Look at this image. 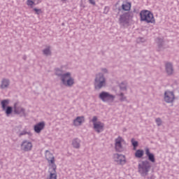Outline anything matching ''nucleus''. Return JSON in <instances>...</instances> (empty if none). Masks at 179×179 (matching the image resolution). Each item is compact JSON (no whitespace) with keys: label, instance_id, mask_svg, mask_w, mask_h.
<instances>
[{"label":"nucleus","instance_id":"nucleus-1","mask_svg":"<svg viewBox=\"0 0 179 179\" xmlns=\"http://www.w3.org/2000/svg\"><path fill=\"white\" fill-rule=\"evenodd\" d=\"M150 167V162L149 161H142L138 164V171L141 177L148 176Z\"/></svg>","mask_w":179,"mask_h":179},{"label":"nucleus","instance_id":"nucleus-2","mask_svg":"<svg viewBox=\"0 0 179 179\" xmlns=\"http://www.w3.org/2000/svg\"><path fill=\"white\" fill-rule=\"evenodd\" d=\"M140 17L141 22H146L147 23H155L156 22L153 13L148 10L141 11Z\"/></svg>","mask_w":179,"mask_h":179},{"label":"nucleus","instance_id":"nucleus-3","mask_svg":"<svg viewBox=\"0 0 179 179\" xmlns=\"http://www.w3.org/2000/svg\"><path fill=\"white\" fill-rule=\"evenodd\" d=\"M62 82L65 86H72L75 83L73 78L71 77V73L62 75Z\"/></svg>","mask_w":179,"mask_h":179},{"label":"nucleus","instance_id":"nucleus-4","mask_svg":"<svg viewBox=\"0 0 179 179\" xmlns=\"http://www.w3.org/2000/svg\"><path fill=\"white\" fill-rule=\"evenodd\" d=\"M99 98L102 101H105L106 103H113L114 101V99H115V96L108 92H102L99 94Z\"/></svg>","mask_w":179,"mask_h":179},{"label":"nucleus","instance_id":"nucleus-5","mask_svg":"<svg viewBox=\"0 0 179 179\" xmlns=\"http://www.w3.org/2000/svg\"><path fill=\"white\" fill-rule=\"evenodd\" d=\"M95 89H101L103 86L106 85V79L103 74H98L95 79Z\"/></svg>","mask_w":179,"mask_h":179},{"label":"nucleus","instance_id":"nucleus-6","mask_svg":"<svg viewBox=\"0 0 179 179\" xmlns=\"http://www.w3.org/2000/svg\"><path fill=\"white\" fill-rule=\"evenodd\" d=\"M125 145V141L120 136L115 139V148L117 152H122L124 146Z\"/></svg>","mask_w":179,"mask_h":179},{"label":"nucleus","instance_id":"nucleus-7","mask_svg":"<svg viewBox=\"0 0 179 179\" xmlns=\"http://www.w3.org/2000/svg\"><path fill=\"white\" fill-rule=\"evenodd\" d=\"M92 122L94 124V129L96 132L99 133L103 131L104 129V124L101 122H97V117L94 116L92 118Z\"/></svg>","mask_w":179,"mask_h":179},{"label":"nucleus","instance_id":"nucleus-8","mask_svg":"<svg viewBox=\"0 0 179 179\" xmlns=\"http://www.w3.org/2000/svg\"><path fill=\"white\" fill-rule=\"evenodd\" d=\"M45 157L46 160L48 162L49 167H57V165L55 164V157H54V155L51 154L50 151L46 150Z\"/></svg>","mask_w":179,"mask_h":179},{"label":"nucleus","instance_id":"nucleus-9","mask_svg":"<svg viewBox=\"0 0 179 179\" xmlns=\"http://www.w3.org/2000/svg\"><path fill=\"white\" fill-rule=\"evenodd\" d=\"M164 100L166 103H173L174 100H176L174 92L171 91H166L164 92Z\"/></svg>","mask_w":179,"mask_h":179},{"label":"nucleus","instance_id":"nucleus-10","mask_svg":"<svg viewBox=\"0 0 179 179\" xmlns=\"http://www.w3.org/2000/svg\"><path fill=\"white\" fill-rule=\"evenodd\" d=\"M113 159V162L117 163V164H125L127 163V159L123 155L115 154Z\"/></svg>","mask_w":179,"mask_h":179},{"label":"nucleus","instance_id":"nucleus-11","mask_svg":"<svg viewBox=\"0 0 179 179\" xmlns=\"http://www.w3.org/2000/svg\"><path fill=\"white\" fill-rule=\"evenodd\" d=\"M131 20L132 17L129 16L128 14H124L120 16L119 22L120 24H123V26H128Z\"/></svg>","mask_w":179,"mask_h":179},{"label":"nucleus","instance_id":"nucleus-12","mask_svg":"<svg viewBox=\"0 0 179 179\" xmlns=\"http://www.w3.org/2000/svg\"><path fill=\"white\" fill-rule=\"evenodd\" d=\"M32 148L33 144L31 142L28 141H24L21 144V150H23L24 152H29L32 149Z\"/></svg>","mask_w":179,"mask_h":179},{"label":"nucleus","instance_id":"nucleus-13","mask_svg":"<svg viewBox=\"0 0 179 179\" xmlns=\"http://www.w3.org/2000/svg\"><path fill=\"white\" fill-rule=\"evenodd\" d=\"M9 104V101L8 100H3L1 101V107L3 110H6V114L7 115H9L10 114H12V107L8 106L6 108V106Z\"/></svg>","mask_w":179,"mask_h":179},{"label":"nucleus","instance_id":"nucleus-14","mask_svg":"<svg viewBox=\"0 0 179 179\" xmlns=\"http://www.w3.org/2000/svg\"><path fill=\"white\" fill-rule=\"evenodd\" d=\"M13 111L15 114L24 115V108L20 106V105H19V103H15L14 104Z\"/></svg>","mask_w":179,"mask_h":179},{"label":"nucleus","instance_id":"nucleus-15","mask_svg":"<svg viewBox=\"0 0 179 179\" xmlns=\"http://www.w3.org/2000/svg\"><path fill=\"white\" fill-rule=\"evenodd\" d=\"M48 173V179H57V166L49 167Z\"/></svg>","mask_w":179,"mask_h":179},{"label":"nucleus","instance_id":"nucleus-16","mask_svg":"<svg viewBox=\"0 0 179 179\" xmlns=\"http://www.w3.org/2000/svg\"><path fill=\"white\" fill-rule=\"evenodd\" d=\"M44 127H45V123L44 122H41L34 127V129L36 134H40V132L44 129Z\"/></svg>","mask_w":179,"mask_h":179},{"label":"nucleus","instance_id":"nucleus-17","mask_svg":"<svg viewBox=\"0 0 179 179\" xmlns=\"http://www.w3.org/2000/svg\"><path fill=\"white\" fill-rule=\"evenodd\" d=\"M131 6H132V4L131 3V2L128 1H124L122 4V9L125 12H129V10H131Z\"/></svg>","mask_w":179,"mask_h":179},{"label":"nucleus","instance_id":"nucleus-18","mask_svg":"<svg viewBox=\"0 0 179 179\" xmlns=\"http://www.w3.org/2000/svg\"><path fill=\"white\" fill-rule=\"evenodd\" d=\"M145 155L148 156V160H150V162H152V163H155L156 162V159H155V155L150 153L149 148L145 149Z\"/></svg>","mask_w":179,"mask_h":179},{"label":"nucleus","instance_id":"nucleus-19","mask_svg":"<svg viewBox=\"0 0 179 179\" xmlns=\"http://www.w3.org/2000/svg\"><path fill=\"white\" fill-rule=\"evenodd\" d=\"M84 121H85L84 117H77V118L73 121V124L76 127H79V125H82V122H84Z\"/></svg>","mask_w":179,"mask_h":179},{"label":"nucleus","instance_id":"nucleus-20","mask_svg":"<svg viewBox=\"0 0 179 179\" xmlns=\"http://www.w3.org/2000/svg\"><path fill=\"white\" fill-rule=\"evenodd\" d=\"M166 71L168 75H172L173 72H174L171 63H167L166 64Z\"/></svg>","mask_w":179,"mask_h":179},{"label":"nucleus","instance_id":"nucleus-21","mask_svg":"<svg viewBox=\"0 0 179 179\" xmlns=\"http://www.w3.org/2000/svg\"><path fill=\"white\" fill-rule=\"evenodd\" d=\"M73 148L75 149H79L80 148V140L78 138H75L72 141Z\"/></svg>","mask_w":179,"mask_h":179},{"label":"nucleus","instance_id":"nucleus-22","mask_svg":"<svg viewBox=\"0 0 179 179\" xmlns=\"http://www.w3.org/2000/svg\"><path fill=\"white\" fill-rule=\"evenodd\" d=\"M143 155H145V152L143 151V150H137L135 152V156L138 159L143 157Z\"/></svg>","mask_w":179,"mask_h":179},{"label":"nucleus","instance_id":"nucleus-23","mask_svg":"<svg viewBox=\"0 0 179 179\" xmlns=\"http://www.w3.org/2000/svg\"><path fill=\"white\" fill-rule=\"evenodd\" d=\"M9 86V80H3L1 83V89H5Z\"/></svg>","mask_w":179,"mask_h":179},{"label":"nucleus","instance_id":"nucleus-24","mask_svg":"<svg viewBox=\"0 0 179 179\" xmlns=\"http://www.w3.org/2000/svg\"><path fill=\"white\" fill-rule=\"evenodd\" d=\"M43 54L45 55H50L51 50H50V47H48L46 49L43 50Z\"/></svg>","mask_w":179,"mask_h":179},{"label":"nucleus","instance_id":"nucleus-25","mask_svg":"<svg viewBox=\"0 0 179 179\" xmlns=\"http://www.w3.org/2000/svg\"><path fill=\"white\" fill-rule=\"evenodd\" d=\"M131 143H132V145L134 146V150H136V147L138 146V141L132 138Z\"/></svg>","mask_w":179,"mask_h":179},{"label":"nucleus","instance_id":"nucleus-26","mask_svg":"<svg viewBox=\"0 0 179 179\" xmlns=\"http://www.w3.org/2000/svg\"><path fill=\"white\" fill-rule=\"evenodd\" d=\"M27 5L28 6H30L31 8H33V6H34V5H36V3H35L34 1H32V0H27Z\"/></svg>","mask_w":179,"mask_h":179},{"label":"nucleus","instance_id":"nucleus-27","mask_svg":"<svg viewBox=\"0 0 179 179\" xmlns=\"http://www.w3.org/2000/svg\"><path fill=\"white\" fill-rule=\"evenodd\" d=\"M34 12H36V15H40V13H42L43 11H41V9L38 8H34Z\"/></svg>","mask_w":179,"mask_h":179},{"label":"nucleus","instance_id":"nucleus-28","mask_svg":"<svg viewBox=\"0 0 179 179\" xmlns=\"http://www.w3.org/2000/svg\"><path fill=\"white\" fill-rule=\"evenodd\" d=\"M156 122H157L158 126L162 125V120L160 118H157L156 119Z\"/></svg>","mask_w":179,"mask_h":179},{"label":"nucleus","instance_id":"nucleus-29","mask_svg":"<svg viewBox=\"0 0 179 179\" xmlns=\"http://www.w3.org/2000/svg\"><path fill=\"white\" fill-rule=\"evenodd\" d=\"M120 89L122 90H127V87H125V85L124 83H122V85H120Z\"/></svg>","mask_w":179,"mask_h":179},{"label":"nucleus","instance_id":"nucleus-30","mask_svg":"<svg viewBox=\"0 0 179 179\" xmlns=\"http://www.w3.org/2000/svg\"><path fill=\"white\" fill-rule=\"evenodd\" d=\"M89 2L92 5H96V1L94 0H89Z\"/></svg>","mask_w":179,"mask_h":179},{"label":"nucleus","instance_id":"nucleus-31","mask_svg":"<svg viewBox=\"0 0 179 179\" xmlns=\"http://www.w3.org/2000/svg\"><path fill=\"white\" fill-rule=\"evenodd\" d=\"M37 3H41V0H36Z\"/></svg>","mask_w":179,"mask_h":179},{"label":"nucleus","instance_id":"nucleus-32","mask_svg":"<svg viewBox=\"0 0 179 179\" xmlns=\"http://www.w3.org/2000/svg\"><path fill=\"white\" fill-rule=\"evenodd\" d=\"M22 135H26V132H24V133H21V134H20V136H22Z\"/></svg>","mask_w":179,"mask_h":179},{"label":"nucleus","instance_id":"nucleus-33","mask_svg":"<svg viewBox=\"0 0 179 179\" xmlns=\"http://www.w3.org/2000/svg\"><path fill=\"white\" fill-rule=\"evenodd\" d=\"M62 1H66V0H62Z\"/></svg>","mask_w":179,"mask_h":179}]
</instances>
